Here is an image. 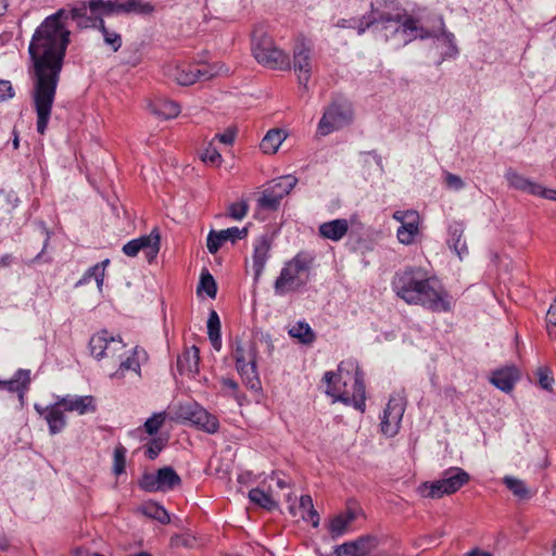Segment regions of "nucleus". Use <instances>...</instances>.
<instances>
[{"label":"nucleus","mask_w":556,"mask_h":556,"mask_svg":"<svg viewBox=\"0 0 556 556\" xmlns=\"http://www.w3.org/2000/svg\"><path fill=\"white\" fill-rule=\"evenodd\" d=\"M88 3L71 11L64 9L47 16L35 29L28 46L31 79V102L36 112V130L45 135L51 118L66 50L70 45L68 18H87L92 23L93 15L87 17Z\"/></svg>","instance_id":"1"},{"label":"nucleus","mask_w":556,"mask_h":556,"mask_svg":"<svg viewBox=\"0 0 556 556\" xmlns=\"http://www.w3.org/2000/svg\"><path fill=\"white\" fill-rule=\"evenodd\" d=\"M395 294L409 305H420L431 312L452 309V298L435 277L421 267H405L396 271L392 282Z\"/></svg>","instance_id":"2"},{"label":"nucleus","mask_w":556,"mask_h":556,"mask_svg":"<svg viewBox=\"0 0 556 556\" xmlns=\"http://www.w3.org/2000/svg\"><path fill=\"white\" fill-rule=\"evenodd\" d=\"M323 381L327 384L326 394L334 402L352 405L364 413L366 407V392L364 372L354 358L342 361L337 371H326Z\"/></svg>","instance_id":"3"},{"label":"nucleus","mask_w":556,"mask_h":556,"mask_svg":"<svg viewBox=\"0 0 556 556\" xmlns=\"http://www.w3.org/2000/svg\"><path fill=\"white\" fill-rule=\"evenodd\" d=\"M377 36L387 42H391L395 49L404 47L416 39L437 38V33L425 28L419 20L409 14H404L401 20L391 21L384 26H376Z\"/></svg>","instance_id":"4"},{"label":"nucleus","mask_w":556,"mask_h":556,"mask_svg":"<svg viewBox=\"0 0 556 556\" xmlns=\"http://www.w3.org/2000/svg\"><path fill=\"white\" fill-rule=\"evenodd\" d=\"M314 257L306 252L298 253L282 267L280 275L274 283L276 295L282 296L291 291H296L307 282V274Z\"/></svg>","instance_id":"5"},{"label":"nucleus","mask_w":556,"mask_h":556,"mask_svg":"<svg viewBox=\"0 0 556 556\" xmlns=\"http://www.w3.org/2000/svg\"><path fill=\"white\" fill-rule=\"evenodd\" d=\"M252 53L255 60L271 70H290L289 54L276 47L273 39L262 30H254L252 35Z\"/></svg>","instance_id":"6"},{"label":"nucleus","mask_w":556,"mask_h":556,"mask_svg":"<svg viewBox=\"0 0 556 556\" xmlns=\"http://www.w3.org/2000/svg\"><path fill=\"white\" fill-rule=\"evenodd\" d=\"M353 118L354 110L352 102L345 98L338 97L325 109L318 123L317 131L320 136H327L350 125Z\"/></svg>","instance_id":"7"},{"label":"nucleus","mask_w":556,"mask_h":556,"mask_svg":"<svg viewBox=\"0 0 556 556\" xmlns=\"http://www.w3.org/2000/svg\"><path fill=\"white\" fill-rule=\"evenodd\" d=\"M469 479V473L464 469L451 467L443 472L441 479L422 483L418 491L425 497L441 498L457 492Z\"/></svg>","instance_id":"8"},{"label":"nucleus","mask_w":556,"mask_h":556,"mask_svg":"<svg viewBox=\"0 0 556 556\" xmlns=\"http://www.w3.org/2000/svg\"><path fill=\"white\" fill-rule=\"evenodd\" d=\"M90 352L98 361L102 358L119 359L125 355V343L121 337H113L106 330L97 332L89 341Z\"/></svg>","instance_id":"9"},{"label":"nucleus","mask_w":556,"mask_h":556,"mask_svg":"<svg viewBox=\"0 0 556 556\" xmlns=\"http://www.w3.org/2000/svg\"><path fill=\"white\" fill-rule=\"evenodd\" d=\"M313 47L305 38H299L293 47L291 68L298 76L299 84L305 89L313 73Z\"/></svg>","instance_id":"10"},{"label":"nucleus","mask_w":556,"mask_h":556,"mask_svg":"<svg viewBox=\"0 0 556 556\" xmlns=\"http://www.w3.org/2000/svg\"><path fill=\"white\" fill-rule=\"evenodd\" d=\"M296 182L298 179L292 175L281 176L273 180L258 198V206L263 210L276 211L281 200L290 193Z\"/></svg>","instance_id":"11"},{"label":"nucleus","mask_w":556,"mask_h":556,"mask_svg":"<svg viewBox=\"0 0 556 556\" xmlns=\"http://www.w3.org/2000/svg\"><path fill=\"white\" fill-rule=\"evenodd\" d=\"M179 416L207 433H216L219 429L217 417L210 414L198 403H189L180 406Z\"/></svg>","instance_id":"12"},{"label":"nucleus","mask_w":556,"mask_h":556,"mask_svg":"<svg viewBox=\"0 0 556 556\" xmlns=\"http://www.w3.org/2000/svg\"><path fill=\"white\" fill-rule=\"evenodd\" d=\"M405 412V399L400 395H392L383 410L380 428L387 437H394L399 430Z\"/></svg>","instance_id":"13"},{"label":"nucleus","mask_w":556,"mask_h":556,"mask_svg":"<svg viewBox=\"0 0 556 556\" xmlns=\"http://www.w3.org/2000/svg\"><path fill=\"white\" fill-rule=\"evenodd\" d=\"M160 231L154 228L149 235L128 241L122 250L125 255L130 257L137 256L142 251L148 262L151 263L160 251Z\"/></svg>","instance_id":"14"},{"label":"nucleus","mask_w":556,"mask_h":556,"mask_svg":"<svg viewBox=\"0 0 556 556\" xmlns=\"http://www.w3.org/2000/svg\"><path fill=\"white\" fill-rule=\"evenodd\" d=\"M504 177L507 180L509 187L516 190L556 201V190L544 188L542 185L532 181L517 173L514 168H508L505 172Z\"/></svg>","instance_id":"15"},{"label":"nucleus","mask_w":556,"mask_h":556,"mask_svg":"<svg viewBox=\"0 0 556 556\" xmlns=\"http://www.w3.org/2000/svg\"><path fill=\"white\" fill-rule=\"evenodd\" d=\"M217 75L215 66L208 64H185L176 67L175 78L181 86H190L199 80H208Z\"/></svg>","instance_id":"16"},{"label":"nucleus","mask_w":556,"mask_h":556,"mask_svg":"<svg viewBox=\"0 0 556 556\" xmlns=\"http://www.w3.org/2000/svg\"><path fill=\"white\" fill-rule=\"evenodd\" d=\"M34 408L46 420L51 435H55L65 429L67 425L65 410L58 399L53 404L47 406L35 404Z\"/></svg>","instance_id":"17"},{"label":"nucleus","mask_w":556,"mask_h":556,"mask_svg":"<svg viewBox=\"0 0 556 556\" xmlns=\"http://www.w3.org/2000/svg\"><path fill=\"white\" fill-rule=\"evenodd\" d=\"M404 14L406 13L393 0H383L377 2V4H370V15L375 20V27L384 26L391 21L401 20L404 17Z\"/></svg>","instance_id":"18"},{"label":"nucleus","mask_w":556,"mask_h":556,"mask_svg":"<svg viewBox=\"0 0 556 556\" xmlns=\"http://www.w3.org/2000/svg\"><path fill=\"white\" fill-rule=\"evenodd\" d=\"M247 235L248 229L245 227L241 229L238 227H230L219 231L211 230L206 239L207 250L211 254H215L226 241L235 243L236 241L245 238Z\"/></svg>","instance_id":"19"},{"label":"nucleus","mask_w":556,"mask_h":556,"mask_svg":"<svg viewBox=\"0 0 556 556\" xmlns=\"http://www.w3.org/2000/svg\"><path fill=\"white\" fill-rule=\"evenodd\" d=\"M376 539L370 535H363L336 547V556H367L375 547Z\"/></svg>","instance_id":"20"},{"label":"nucleus","mask_w":556,"mask_h":556,"mask_svg":"<svg viewBox=\"0 0 556 556\" xmlns=\"http://www.w3.org/2000/svg\"><path fill=\"white\" fill-rule=\"evenodd\" d=\"M270 249L271 239L267 235L258 237L254 242L252 261L255 281H258L264 271L265 265L269 258Z\"/></svg>","instance_id":"21"},{"label":"nucleus","mask_w":556,"mask_h":556,"mask_svg":"<svg viewBox=\"0 0 556 556\" xmlns=\"http://www.w3.org/2000/svg\"><path fill=\"white\" fill-rule=\"evenodd\" d=\"M65 412H76L78 415L94 413L97 406L91 395H64L56 396Z\"/></svg>","instance_id":"22"},{"label":"nucleus","mask_w":556,"mask_h":556,"mask_svg":"<svg viewBox=\"0 0 556 556\" xmlns=\"http://www.w3.org/2000/svg\"><path fill=\"white\" fill-rule=\"evenodd\" d=\"M519 379L518 369L514 366L493 371L491 383L503 392H510Z\"/></svg>","instance_id":"23"},{"label":"nucleus","mask_w":556,"mask_h":556,"mask_svg":"<svg viewBox=\"0 0 556 556\" xmlns=\"http://www.w3.org/2000/svg\"><path fill=\"white\" fill-rule=\"evenodd\" d=\"M236 369L247 388L251 390H258L261 388V380L256 370V358H247L243 362L237 361Z\"/></svg>","instance_id":"24"},{"label":"nucleus","mask_w":556,"mask_h":556,"mask_svg":"<svg viewBox=\"0 0 556 556\" xmlns=\"http://www.w3.org/2000/svg\"><path fill=\"white\" fill-rule=\"evenodd\" d=\"M349 231V222L338 218L319 225L318 233L321 238L331 241H340Z\"/></svg>","instance_id":"25"},{"label":"nucleus","mask_w":556,"mask_h":556,"mask_svg":"<svg viewBox=\"0 0 556 556\" xmlns=\"http://www.w3.org/2000/svg\"><path fill=\"white\" fill-rule=\"evenodd\" d=\"M464 231L465 226L460 222H454L448 226L447 244L459 258H463L468 254L466 241L463 239Z\"/></svg>","instance_id":"26"},{"label":"nucleus","mask_w":556,"mask_h":556,"mask_svg":"<svg viewBox=\"0 0 556 556\" xmlns=\"http://www.w3.org/2000/svg\"><path fill=\"white\" fill-rule=\"evenodd\" d=\"M200 351L195 345L177 358V368L181 375L194 376L199 372Z\"/></svg>","instance_id":"27"},{"label":"nucleus","mask_w":556,"mask_h":556,"mask_svg":"<svg viewBox=\"0 0 556 556\" xmlns=\"http://www.w3.org/2000/svg\"><path fill=\"white\" fill-rule=\"evenodd\" d=\"M356 515L349 509L343 514L334 516L328 525V531L332 539H338L346 533L349 526L355 520Z\"/></svg>","instance_id":"28"},{"label":"nucleus","mask_w":556,"mask_h":556,"mask_svg":"<svg viewBox=\"0 0 556 556\" xmlns=\"http://www.w3.org/2000/svg\"><path fill=\"white\" fill-rule=\"evenodd\" d=\"M418 213L409 212L408 220L402 224L396 231V237L401 243L408 245L414 242L415 237L418 233Z\"/></svg>","instance_id":"29"},{"label":"nucleus","mask_w":556,"mask_h":556,"mask_svg":"<svg viewBox=\"0 0 556 556\" xmlns=\"http://www.w3.org/2000/svg\"><path fill=\"white\" fill-rule=\"evenodd\" d=\"M85 27L91 26L98 28L102 36L105 45L110 46L114 52L118 51L122 47V37L116 31H112L106 28L102 17H96L91 24L85 23Z\"/></svg>","instance_id":"30"},{"label":"nucleus","mask_w":556,"mask_h":556,"mask_svg":"<svg viewBox=\"0 0 556 556\" xmlns=\"http://www.w3.org/2000/svg\"><path fill=\"white\" fill-rule=\"evenodd\" d=\"M151 108H152V112L155 115L161 116L165 119L175 118L180 113L179 103H177L173 100L166 99V98H160V99L155 100L151 104Z\"/></svg>","instance_id":"31"},{"label":"nucleus","mask_w":556,"mask_h":556,"mask_svg":"<svg viewBox=\"0 0 556 556\" xmlns=\"http://www.w3.org/2000/svg\"><path fill=\"white\" fill-rule=\"evenodd\" d=\"M88 8L93 18L102 17V15H111L113 13H123L121 3L113 0H90Z\"/></svg>","instance_id":"32"},{"label":"nucleus","mask_w":556,"mask_h":556,"mask_svg":"<svg viewBox=\"0 0 556 556\" xmlns=\"http://www.w3.org/2000/svg\"><path fill=\"white\" fill-rule=\"evenodd\" d=\"M110 264V260H104L96 265L89 267L83 277L76 282V287L86 285L94 279L99 290H101L104 280L105 267Z\"/></svg>","instance_id":"33"},{"label":"nucleus","mask_w":556,"mask_h":556,"mask_svg":"<svg viewBox=\"0 0 556 556\" xmlns=\"http://www.w3.org/2000/svg\"><path fill=\"white\" fill-rule=\"evenodd\" d=\"M138 354H139V350H138V348H135V349H132L130 355H127L125 357L122 356V358L118 359L119 366L116 369V371H114L111 375V378L121 379L125 376V372L127 370H132L140 375V363L138 359Z\"/></svg>","instance_id":"34"},{"label":"nucleus","mask_w":556,"mask_h":556,"mask_svg":"<svg viewBox=\"0 0 556 556\" xmlns=\"http://www.w3.org/2000/svg\"><path fill=\"white\" fill-rule=\"evenodd\" d=\"M156 473L161 491L173 490L181 484L180 477L170 466L160 468Z\"/></svg>","instance_id":"35"},{"label":"nucleus","mask_w":556,"mask_h":556,"mask_svg":"<svg viewBox=\"0 0 556 556\" xmlns=\"http://www.w3.org/2000/svg\"><path fill=\"white\" fill-rule=\"evenodd\" d=\"M207 336L215 351L222 349L220 320L216 311L212 309L207 319Z\"/></svg>","instance_id":"36"},{"label":"nucleus","mask_w":556,"mask_h":556,"mask_svg":"<svg viewBox=\"0 0 556 556\" xmlns=\"http://www.w3.org/2000/svg\"><path fill=\"white\" fill-rule=\"evenodd\" d=\"M286 135L280 129H270L262 139L260 148L264 153H275L281 146Z\"/></svg>","instance_id":"37"},{"label":"nucleus","mask_w":556,"mask_h":556,"mask_svg":"<svg viewBox=\"0 0 556 556\" xmlns=\"http://www.w3.org/2000/svg\"><path fill=\"white\" fill-rule=\"evenodd\" d=\"M288 333L303 344H311L316 339L315 332L305 321H298L288 330Z\"/></svg>","instance_id":"38"},{"label":"nucleus","mask_w":556,"mask_h":556,"mask_svg":"<svg viewBox=\"0 0 556 556\" xmlns=\"http://www.w3.org/2000/svg\"><path fill=\"white\" fill-rule=\"evenodd\" d=\"M503 483L519 500H528L531 497V493L522 480L506 476L503 479Z\"/></svg>","instance_id":"39"},{"label":"nucleus","mask_w":556,"mask_h":556,"mask_svg":"<svg viewBox=\"0 0 556 556\" xmlns=\"http://www.w3.org/2000/svg\"><path fill=\"white\" fill-rule=\"evenodd\" d=\"M249 498L253 504L267 510H273L278 506L277 503L270 496V494L264 492L258 488H254L249 491Z\"/></svg>","instance_id":"40"},{"label":"nucleus","mask_w":556,"mask_h":556,"mask_svg":"<svg viewBox=\"0 0 556 556\" xmlns=\"http://www.w3.org/2000/svg\"><path fill=\"white\" fill-rule=\"evenodd\" d=\"M257 350L255 344L249 342L244 344L241 340L236 339L235 341V348L232 351V356L235 362H243L247 358L254 359L256 358Z\"/></svg>","instance_id":"41"},{"label":"nucleus","mask_w":556,"mask_h":556,"mask_svg":"<svg viewBox=\"0 0 556 556\" xmlns=\"http://www.w3.org/2000/svg\"><path fill=\"white\" fill-rule=\"evenodd\" d=\"M23 381L30 382L29 369H18L11 379L0 380V389H4L13 393L15 390H18V387L23 383Z\"/></svg>","instance_id":"42"},{"label":"nucleus","mask_w":556,"mask_h":556,"mask_svg":"<svg viewBox=\"0 0 556 556\" xmlns=\"http://www.w3.org/2000/svg\"><path fill=\"white\" fill-rule=\"evenodd\" d=\"M142 511L146 516L157 520L162 525H167L170 521L167 510L157 503H148L143 506Z\"/></svg>","instance_id":"43"},{"label":"nucleus","mask_w":556,"mask_h":556,"mask_svg":"<svg viewBox=\"0 0 556 556\" xmlns=\"http://www.w3.org/2000/svg\"><path fill=\"white\" fill-rule=\"evenodd\" d=\"M123 13H138V14H151L154 11V7L150 2L142 0H127L121 3Z\"/></svg>","instance_id":"44"},{"label":"nucleus","mask_w":556,"mask_h":556,"mask_svg":"<svg viewBox=\"0 0 556 556\" xmlns=\"http://www.w3.org/2000/svg\"><path fill=\"white\" fill-rule=\"evenodd\" d=\"M205 292L211 299H214L217 293V286L213 276L206 271L202 273L200 283L198 286V293Z\"/></svg>","instance_id":"45"},{"label":"nucleus","mask_w":556,"mask_h":556,"mask_svg":"<svg viewBox=\"0 0 556 556\" xmlns=\"http://www.w3.org/2000/svg\"><path fill=\"white\" fill-rule=\"evenodd\" d=\"M138 485L141 490L146 492H159L161 491V486L157 480V473L155 472H144L140 478Z\"/></svg>","instance_id":"46"},{"label":"nucleus","mask_w":556,"mask_h":556,"mask_svg":"<svg viewBox=\"0 0 556 556\" xmlns=\"http://www.w3.org/2000/svg\"><path fill=\"white\" fill-rule=\"evenodd\" d=\"M166 440L162 438H154L151 439L148 444L146 445V456L149 459H155L161 451L165 447Z\"/></svg>","instance_id":"47"},{"label":"nucleus","mask_w":556,"mask_h":556,"mask_svg":"<svg viewBox=\"0 0 556 556\" xmlns=\"http://www.w3.org/2000/svg\"><path fill=\"white\" fill-rule=\"evenodd\" d=\"M248 210L249 205L247 201L242 200L240 202L231 203L228 207L227 215L235 220H241L245 217Z\"/></svg>","instance_id":"48"},{"label":"nucleus","mask_w":556,"mask_h":556,"mask_svg":"<svg viewBox=\"0 0 556 556\" xmlns=\"http://www.w3.org/2000/svg\"><path fill=\"white\" fill-rule=\"evenodd\" d=\"M164 421H165L164 413L154 414L152 417H150L146 420L144 430L150 435H153V434L157 433V431L160 430V428L162 427Z\"/></svg>","instance_id":"49"},{"label":"nucleus","mask_w":556,"mask_h":556,"mask_svg":"<svg viewBox=\"0 0 556 556\" xmlns=\"http://www.w3.org/2000/svg\"><path fill=\"white\" fill-rule=\"evenodd\" d=\"M126 448L124 446H117L114 450V462H113V471L115 475H121L125 471L126 466Z\"/></svg>","instance_id":"50"},{"label":"nucleus","mask_w":556,"mask_h":556,"mask_svg":"<svg viewBox=\"0 0 556 556\" xmlns=\"http://www.w3.org/2000/svg\"><path fill=\"white\" fill-rule=\"evenodd\" d=\"M202 161L206 164L219 165L222 162V155L216 148L210 144L202 153Z\"/></svg>","instance_id":"51"},{"label":"nucleus","mask_w":556,"mask_h":556,"mask_svg":"<svg viewBox=\"0 0 556 556\" xmlns=\"http://www.w3.org/2000/svg\"><path fill=\"white\" fill-rule=\"evenodd\" d=\"M536 375L540 387L544 390H551L554 382V378L551 376V370L547 367H540L536 370Z\"/></svg>","instance_id":"52"},{"label":"nucleus","mask_w":556,"mask_h":556,"mask_svg":"<svg viewBox=\"0 0 556 556\" xmlns=\"http://www.w3.org/2000/svg\"><path fill=\"white\" fill-rule=\"evenodd\" d=\"M546 325L549 337H556V298L546 313Z\"/></svg>","instance_id":"53"},{"label":"nucleus","mask_w":556,"mask_h":556,"mask_svg":"<svg viewBox=\"0 0 556 556\" xmlns=\"http://www.w3.org/2000/svg\"><path fill=\"white\" fill-rule=\"evenodd\" d=\"M370 27L375 28V20H372L370 13L356 17L354 29H356L358 35H363Z\"/></svg>","instance_id":"54"},{"label":"nucleus","mask_w":556,"mask_h":556,"mask_svg":"<svg viewBox=\"0 0 556 556\" xmlns=\"http://www.w3.org/2000/svg\"><path fill=\"white\" fill-rule=\"evenodd\" d=\"M440 23H441V27H442V38H443L444 42L447 45L448 50H450L448 55L453 56V55L457 54V52H458L457 47L454 42V39H455L454 35L444 29L443 18L440 20Z\"/></svg>","instance_id":"55"},{"label":"nucleus","mask_w":556,"mask_h":556,"mask_svg":"<svg viewBox=\"0 0 556 556\" xmlns=\"http://www.w3.org/2000/svg\"><path fill=\"white\" fill-rule=\"evenodd\" d=\"M445 184L450 189H453L456 191L463 189L465 186L463 179L459 176L452 174V173H446Z\"/></svg>","instance_id":"56"},{"label":"nucleus","mask_w":556,"mask_h":556,"mask_svg":"<svg viewBox=\"0 0 556 556\" xmlns=\"http://www.w3.org/2000/svg\"><path fill=\"white\" fill-rule=\"evenodd\" d=\"M301 517L305 521H311L314 528L318 527L319 525V515L314 506L311 509H307L305 513H302Z\"/></svg>","instance_id":"57"},{"label":"nucleus","mask_w":556,"mask_h":556,"mask_svg":"<svg viewBox=\"0 0 556 556\" xmlns=\"http://www.w3.org/2000/svg\"><path fill=\"white\" fill-rule=\"evenodd\" d=\"M13 97V88L9 80H0V101Z\"/></svg>","instance_id":"58"},{"label":"nucleus","mask_w":556,"mask_h":556,"mask_svg":"<svg viewBox=\"0 0 556 556\" xmlns=\"http://www.w3.org/2000/svg\"><path fill=\"white\" fill-rule=\"evenodd\" d=\"M215 139L224 144H231L235 140V131L228 129L223 134H216Z\"/></svg>","instance_id":"59"},{"label":"nucleus","mask_w":556,"mask_h":556,"mask_svg":"<svg viewBox=\"0 0 556 556\" xmlns=\"http://www.w3.org/2000/svg\"><path fill=\"white\" fill-rule=\"evenodd\" d=\"M355 25H356V17L340 18L337 22L336 27H338V28H351V29H354Z\"/></svg>","instance_id":"60"},{"label":"nucleus","mask_w":556,"mask_h":556,"mask_svg":"<svg viewBox=\"0 0 556 556\" xmlns=\"http://www.w3.org/2000/svg\"><path fill=\"white\" fill-rule=\"evenodd\" d=\"M313 500L309 495H302L300 497V508L305 513L307 509L313 507Z\"/></svg>","instance_id":"61"},{"label":"nucleus","mask_w":556,"mask_h":556,"mask_svg":"<svg viewBox=\"0 0 556 556\" xmlns=\"http://www.w3.org/2000/svg\"><path fill=\"white\" fill-rule=\"evenodd\" d=\"M29 383L30 382L23 381V383L18 387V390H15V392H14V393H17L18 400L22 405H24V399H25V394L27 393V391L29 389Z\"/></svg>","instance_id":"62"},{"label":"nucleus","mask_w":556,"mask_h":556,"mask_svg":"<svg viewBox=\"0 0 556 556\" xmlns=\"http://www.w3.org/2000/svg\"><path fill=\"white\" fill-rule=\"evenodd\" d=\"M409 212H414L413 210H408V211H395L393 213V218L397 222H400L401 224H404L406 220H408V214Z\"/></svg>","instance_id":"63"},{"label":"nucleus","mask_w":556,"mask_h":556,"mask_svg":"<svg viewBox=\"0 0 556 556\" xmlns=\"http://www.w3.org/2000/svg\"><path fill=\"white\" fill-rule=\"evenodd\" d=\"M465 556H493V554L480 548H473L466 553Z\"/></svg>","instance_id":"64"}]
</instances>
